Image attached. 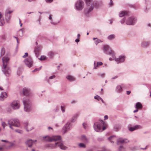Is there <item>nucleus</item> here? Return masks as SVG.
Instances as JSON below:
<instances>
[{"mask_svg":"<svg viewBox=\"0 0 151 151\" xmlns=\"http://www.w3.org/2000/svg\"><path fill=\"white\" fill-rule=\"evenodd\" d=\"M43 140L44 141H58L56 142L55 145H50L49 147H51L52 148H55L57 147H59L60 149L63 150H65L67 147L64 146L61 140V137L59 136H52L50 137L47 136L43 137H42Z\"/></svg>","mask_w":151,"mask_h":151,"instance_id":"nucleus-1","label":"nucleus"},{"mask_svg":"<svg viewBox=\"0 0 151 151\" xmlns=\"http://www.w3.org/2000/svg\"><path fill=\"white\" fill-rule=\"evenodd\" d=\"M9 58L8 57H4L2 58L3 66L2 71L6 76H8L10 73L11 70L9 67L7 66V63Z\"/></svg>","mask_w":151,"mask_h":151,"instance_id":"nucleus-2","label":"nucleus"},{"mask_svg":"<svg viewBox=\"0 0 151 151\" xmlns=\"http://www.w3.org/2000/svg\"><path fill=\"white\" fill-rule=\"evenodd\" d=\"M101 124L97 123L94 124V127L95 130L97 132L102 131L106 129L107 125L103 120H101Z\"/></svg>","mask_w":151,"mask_h":151,"instance_id":"nucleus-3","label":"nucleus"},{"mask_svg":"<svg viewBox=\"0 0 151 151\" xmlns=\"http://www.w3.org/2000/svg\"><path fill=\"white\" fill-rule=\"evenodd\" d=\"M103 50L105 52L111 55L113 58L114 57L115 54L114 52L111 50L109 46L107 45H104L103 46Z\"/></svg>","mask_w":151,"mask_h":151,"instance_id":"nucleus-4","label":"nucleus"},{"mask_svg":"<svg viewBox=\"0 0 151 151\" xmlns=\"http://www.w3.org/2000/svg\"><path fill=\"white\" fill-rule=\"evenodd\" d=\"M9 124L10 125V127L13 129L11 126H13L16 127L20 126V123L19 120L17 119H11L8 122Z\"/></svg>","mask_w":151,"mask_h":151,"instance_id":"nucleus-5","label":"nucleus"},{"mask_svg":"<svg viewBox=\"0 0 151 151\" xmlns=\"http://www.w3.org/2000/svg\"><path fill=\"white\" fill-rule=\"evenodd\" d=\"M84 5V2L82 1L79 0L76 3V7L77 10H80L83 9Z\"/></svg>","mask_w":151,"mask_h":151,"instance_id":"nucleus-6","label":"nucleus"},{"mask_svg":"<svg viewBox=\"0 0 151 151\" xmlns=\"http://www.w3.org/2000/svg\"><path fill=\"white\" fill-rule=\"evenodd\" d=\"M24 105V110L26 111H28L30 110L29 101L28 99L23 100Z\"/></svg>","mask_w":151,"mask_h":151,"instance_id":"nucleus-7","label":"nucleus"},{"mask_svg":"<svg viewBox=\"0 0 151 151\" xmlns=\"http://www.w3.org/2000/svg\"><path fill=\"white\" fill-rule=\"evenodd\" d=\"M11 106L14 109H18L20 106L19 101H14L11 104Z\"/></svg>","mask_w":151,"mask_h":151,"instance_id":"nucleus-8","label":"nucleus"},{"mask_svg":"<svg viewBox=\"0 0 151 151\" xmlns=\"http://www.w3.org/2000/svg\"><path fill=\"white\" fill-rule=\"evenodd\" d=\"M24 62L26 65L28 67H30L32 65V61L31 58L29 57L24 60Z\"/></svg>","mask_w":151,"mask_h":151,"instance_id":"nucleus-9","label":"nucleus"},{"mask_svg":"<svg viewBox=\"0 0 151 151\" xmlns=\"http://www.w3.org/2000/svg\"><path fill=\"white\" fill-rule=\"evenodd\" d=\"M136 20L133 17L130 18L126 21V23L128 25H133L135 23Z\"/></svg>","mask_w":151,"mask_h":151,"instance_id":"nucleus-10","label":"nucleus"},{"mask_svg":"<svg viewBox=\"0 0 151 151\" xmlns=\"http://www.w3.org/2000/svg\"><path fill=\"white\" fill-rule=\"evenodd\" d=\"M129 142L128 140L127 139H123L120 138L117 139V142L118 145L126 143Z\"/></svg>","mask_w":151,"mask_h":151,"instance_id":"nucleus-11","label":"nucleus"},{"mask_svg":"<svg viewBox=\"0 0 151 151\" xmlns=\"http://www.w3.org/2000/svg\"><path fill=\"white\" fill-rule=\"evenodd\" d=\"M24 125L26 130L27 131H31L33 129V127L32 126L29 124L27 122L25 123Z\"/></svg>","mask_w":151,"mask_h":151,"instance_id":"nucleus-12","label":"nucleus"},{"mask_svg":"<svg viewBox=\"0 0 151 151\" xmlns=\"http://www.w3.org/2000/svg\"><path fill=\"white\" fill-rule=\"evenodd\" d=\"M115 60L118 63L123 62L124 61V56H120L119 58H116Z\"/></svg>","mask_w":151,"mask_h":151,"instance_id":"nucleus-13","label":"nucleus"},{"mask_svg":"<svg viewBox=\"0 0 151 151\" xmlns=\"http://www.w3.org/2000/svg\"><path fill=\"white\" fill-rule=\"evenodd\" d=\"M22 93L24 95L27 96L30 94V91L28 88H24L23 89Z\"/></svg>","mask_w":151,"mask_h":151,"instance_id":"nucleus-14","label":"nucleus"},{"mask_svg":"<svg viewBox=\"0 0 151 151\" xmlns=\"http://www.w3.org/2000/svg\"><path fill=\"white\" fill-rule=\"evenodd\" d=\"M141 128V127L139 125H136L132 127H130L129 129L131 131H133L135 130Z\"/></svg>","mask_w":151,"mask_h":151,"instance_id":"nucleus-15","label":"nucleus"},{"mask_svg":"<svg viewBox=\"0 0 151 151\" xmlns=\"http://www.w3.org/2000/svg\"><path fill=\"white\" fill-rule=\"evenodd\" d=\"M36 140H35L34 141H33L32 140H28L26 142V144L29 147H31L34 143V142H36Z\"/></svg>","mask_w":151,"mask_h":151,"instance_id":"nucleus-16","label":"nucleus"},{"mask_svg":"<svg viewBox=\"0 0 151 151\" xmlns=\"http://www.w3.org/2000/svg\"><path fill=\"white\" fill-rule=\"evenodd\" d=\"M7 96V95L6 92H2L1 94V96H0V100H3L4 98H6Z\"/></svg>","mask_w":151,"mask_h":151,"instance_id":"nucleus-17","label":"nucleus"},{"mask_svg":"<svg viewBox=\"0 0 151 151\" xmlns=\"http://www.w3.org/2000/svg\"><path fill=\"white\" fill-rule=\"evenodd\" d=\"M117 139L116 137L114 136H112L108 138V139L111 142L114 143L116 140Z\"/></svg>","mask_w":151,"mask_h":151,"instance_id":"nucleus-18","label":"nucleus"},{"mask_svg":"<svg viewBox=\"0 0 151 151\" xmlns=\"http://www.w3.org/2000/svg\"><path fill=\"white\" fill-rule=\"evenodd\" d=\"M135 107L137 109H141L142 108V105L140 103L137 102L135 105Z\"/></svg>","mask_w":151,"mask_h":151,"instance_id":"nucleus-19","label":"nucleus"},{"mask_svg":"<svg viewBox=\"0 0 151 151\" xmlns=\"http://www.w3.org/2000/svg\"><path fill=\"white\" fill-rule=\"evenodd\" d=\"M66 78L68 80L70 81H73L75 80V78L71 76H67Z\"/></svg>","mask_w":151,"mask_h":151,"instance_id":"nucleus-20","label":"nucleus"},{"mask_svg":"<svg viewBox=\"0 0 151 151\" xmlns=\"http://www.w3.org/2000/svg\"><path fill=\"white\" fill-rule=\"evenodd\" d=\"M93 40H95V43L96 45L99 42H103L101 40L97 38H94Z\"/></svg>","mask_w":151,"mask_h":151,"instance_id":"nucleus-21","label":"nucleus"},{"mask_svg":"<svg viewBox=\"0 0 151 151\" xmlns=\"http://www.w3.org/2000/svg\"><path fill=\"white\" fill-rule=\"evenodd\" d=\"M127 14V12L125 11H122L119 14V16L120 17H123L124 15Z\"/></svg>","mask_w":151,"mask_h":151,"instance_id":"nucleus-22","label":"nucleus"},{"mask_svg":"<svg viewBox=\"0 0 151 151\" xmlns=\"http://www.w3.org/2000/svg\"><path fill=\"white\" fill-rule=\"evenodd\" d=\"M1 141L3 142H6V143L8 144L9 145L10 147H12L13 146V143L9 142L7 141L4 140H1Z\"/></svg>","mask_w":151,"mask_h":151,"instance_id":"nucleus-23","label":"nucleus"},{"mask_svg":"<svg viewBox=\"0 0 151 151\" xmlns=\"http://www.w3.org/2000/svg\"><path fill=\"white\" fill-rule=\"evenodd\" d=\"M94 68L95 69H96L99 65H103V63H102V62H97L96 65H95V63H94Z\"/></svg>","mask_w":151,"mask_h":151,"instance_id":"nucleus-24","label":"nucleus"},{"mask_svg":"<svg viewBox=\"0 0 151 151\" xmlns=\"http://www.w3.org/2000/svg\"><path fill=\"white\" fill-rule=\"evenodd\" d=\"M70 127L69 126V124H66L65 127L63 128V129L65 131V133L69 129Z\"/></svg>","mask_w":151,"mask_h":151,"instance_id":"nucleus-25","label":"nucleus"},{"mask_svg":"<svg viewBox=\"0 0 151 151\" xmlns=\"http://www.w3.org/2000/svg\"><path fill=\"white\" fill-rule=\"evenodd\" d=\"M5 23L4 19L3 17L0 19V26H3Z\"/></svg>","mask_w":151,"mask_h":151,"instance_id":"nucleus-26","label":"nucleus"},{"mask_svg":"<svg viewBox=\"0 0 151 151\" xmlns=\"http://www.w3.org/2000/svg\"><path fill=\"white\" fill-rule=\"evenodd\" d=\"M94 98L95 99H97L98 101L101 100L102 101V102L104 103V101L103 99L98 95H96V96H95L94 97Z\"/></svg>","mask_w":151,"mask_h":151,"instance_id":"nucleus-27","label":"nucleus"},{"mask_svg":"<svg viewBox=\"0 0 151 151\" xmlns=\"http://www.w3.org/2000/svg\"><path fill=\"white\" fill-rule=\"evenodd\" d=\"M115 37V36L114 35H111L108 37V39L109 40H111Z\"/></svg>","mask_w":151,"mask_h":151,"instance_id":"nucleus-28","label":"nucleus"},{"mask_svg":"<svg viewBox=\"0 0 151 151\" xmlns=\"http://www.w3.org/2000/svg\"><path fill=\"white\" fill-rule=\"evenodd\" d=\"M116 90L118 92H120L122 91V88L121 86L120 85L116 87Z\"/></svg>","mask_w":151,"mask_h":151,"instance_id":"nucleus-29","label":"nucleus"},{"mask_svg":"<svg viewBox=\"0 0 151 151\" xmlns=\"http://www.w3.org/2000/svg\"><path fill=\"white\" fill-rule=\"evenodd\" d=\"M86 4L89 6L91 3L92 0H85Z\"/></svg>","mask_w":151,"mask_h":151,"instance_id":"nucleus-30","label":"nucleus"},{"mask_svg":"<svg viewBox=\"0 0 151 151\" xmlns=\"http://www.w3.org/2000/svg\"><path fill=\"white\" fill-rule=\"evenodd\" d=\"M93 9V7L91 6L88 10H87V9H86L85 10V12L86 13H88V12L91 11Z\"/></svg>","mask_w":151,"mask_h":151,"instance_id":"nucleus-31","label":"nucleus"},{"mask_svg":"<svg viewBox=\"0 0 151 151\" xmlns=\"http://www.w3.org/2000/svg\"><path fill=\"white\" fill-rule=\"evenodd\" d=\"M5 53V50L4 48H2L1 49V56L3 55Z\"/></svg>","mask_w":151,"mask_h":151,"instance_id":"nucleus-32","label":"nucleus"},{"mask_svg":"<svg viewBox=\"0 0 151 151\" xmlns=\"http://www.w3.org/2000/svg\"><path fill=\"white\" fill-rule=\"evenodd\" d=\"M79 146L80 147L85 148L86 145L85 144L82 143H81L79 144Z\"/></svg>","mask_w":151,"mask_h":151,"instance_id":"nucleus-33","label":"nucleus"},{"mask_svg":"<svg viewBox=\"0 0 151 151\" xmlns=\"http://www.w3.org/2000/svg\"><path fill=\"white\" fill-rule=\"evenodd\" d=\"M81 139L83 141L85 142L87 141V139L86 137L84 136H82Z\"/></svg>","mask_w":151,"mask_h":151,"instance_id":"nucleus-34","label":"nucleus"},{"mask_svg":"<svg viewBox=\"0 0 151 151\" xmlns=\"http://www.w3.org/2000/svg\"><path fill=\"white\" fill-rule=\"evenodd\" d=\"M119 151H126V150L122 146H120L119 148Z\"/></svg>","mask_w":151,"mask_h":151,"instance_id":"nucleus-35","label":"nucleus"},{"mask_svg":"<svg viewBox=\"0 0 151 151\" xmlns=\"http://www.w3.org/2000/svg\"><path fill=\"white\" fill-rule=\"evenodd\" d=\"M15 131L17 132H18L19 133H22V131L21 130H19V129H16L15 130Z\"/></svg>","mask_w":151,"mask_h":151,"instance_id":"nucleus-36","label":"nucleus"},{"mask_svg":"<svg viewBox=\"0 0 151 151\" xmlns=\"http://www.w3.org/2000/svg\"><path fill=\"white\" fill-rule=\"evenodd\" d=\"M54 53L51 51L50 52L48 53L49 55L51 56H52L54 55Z\"/></svg>","mask_w":151,"mask_h":151,"instance_id":"nucleus-37","label":"nucleus"},{"mask_svg":"<svg viewBox=\"0 0 151 151\" xmlns=\"http://www.w3.org/2000/svg\"><path fill=\"white\" fill-rule=\"evenodd\" d=\"M46 58V57L45 56H41L40 58L41 60H44Z\"/></svg>","mask_w":151,"mask_h":151,"instance_id":"nucleus-38","label":"nucleus"},{"mask_svg":"<svg viewBox=\"0 0 151 151\" xmlns=\"http://www.w3.org/2000/svg\"><path fill=\"white\" fill-rule=\"evenodd\" d=\"M28 55V54L27 53H25L24 55L23 56V58H25Z\"/></svg>","mask_w":151,"mask_h":151,"instance_id":"nucleus-39","label":"nucleus"},{"mask_svg":"<svg viewBox=\"0 0 151 151\" xmlns=\"http://www.w3.org/2000/svg\"><path fill=\"white\" fill-rule=\"evenodd\" d=\"M61 110H62V111L63 112H65V109H64V107H63V106H61Z\"/></svg>","mask_w":151,"mask_h":151,"instance_id":"nucleus-40","label":"nucleus"},{"mask_svg":"<svg viewBox=\"0 0 151 151\" xmlns=\"http://www.w3.org/2000/svg\"><path fill=\"white\" fill-rule=\"evenodd\" d=\"M47 2L50 3L53 0H45Z\"/></svg>","mask_w":151,"mask_h":151,"instance_id":"nucleus-41","label":"nucleus"},{"mask_svg":"<svg viewBox=\"0 0 151 151\" xmlns=\"http://www.w3.org/2000/svg\"><path fill=\"white\" fill-rule=\"evenodd\" d=\"M125 19L124 18L121 21V22L122 23H124V22L125 21Z\"/></svg>","mask_w":151,"mask_h":151,"instance_id":"nucleus-42","label":"nucleus"},{"mask_svg":"<svg viewBox=\"0 0 151 151\" xmlns=\"http://www.w3.org/2000/svg\"><path fill=\"white\" fill-rule=\"evenodd\" d=\"M113 3L112 2V0H111V1H110V6H113Z\"/></svg>","mask_w":151,"mask_h":151,"instance_id":"nucleus-43","label":"nucleus"},{"mask_svg":"<svg viewBox=\"0 0 151 151\" xmlns=\"http://www.w3.org/2000/svg\"><path fill=\"white\" fill-rule=\"evenodd\" d=\"M55 78V75L52 76L50 77V79H53Z\"/></svg>","mask_w":151,"mask_h":151,"instance_id":"nucleus-44","label":"nucleus"},{"mask_svg":"<svg viewBox=\"0 0 151 151\" xmlns=\"http://www.w3.org/2000/svg\"><path fill=\"white\" fill-rule=\"evenodd\" d=\"M2 125L3 127L4 128L5 126L6 125L4 122H3L2 123Z\"/></svg>","mask_w":151,"mask_h":151,"instance_id":"nucleus-45","label":"nucleus"},{"mask_svg":"<svg viewBox=\"0 0 151 151\" xmlns=\"http://www.w3.org/2000/svg\"><path fill=\"white\" fill-rule=\"evenodd\" d=\"M40 68H36L33 71V72H35L36 71H37V70H40Z\"/></svg>","mask_w":151,"mask_h":151,"instance_id":"nucleus-46","label":"nucleus"},{"mask_svg":"<svg viewBox=\"0 0 151 151\" xmlns=\"http://www.w3.org/2000/svg\"><path fill=\"white\" fill-rule=\"evenodd\" d=\"M21 71L19 70V72L17 71V74L19 75H20L21 74Z\"/></svg>","mask_w":151,"mask_h":151,"instance_id":"nucleus-47","label":"nucleus"},{"mask_svg":"<svg viewBox=\"0 0 151 151\" xmlns=\"http://www.w3.org/2000/svg\"><path fill=\"white\" fill-rule=\"evenodd\" d=\"M86 125L85 123H83V126L85 129H86Z\"/></svg>","mask_w":151,"mask_h":151,"instance_id":"nucleus-48","label":"nucleus"},{"mask_svg":"<svg viewBox=\"0 0 151 151\" xmlns=\"http://www.w3.org/2000/svg\"><path fill=\"white\" fill-rule=\"evenodd\" d=\"M130 93H131V91H127V95L129 94Z\"/></svg>","mask_w":151,"mask_h":151,"instance_id":"nucleus-49","label":"nucleus"},{"mask_svg":"<svg viewBox=\"0 0 151 151\" xmlns=\"http://www.w3.org/2000/svg\"><path fill=\"white\" fill-rule=\"evenodd\" d=\"M104 117L105 119H108V116L107 115H105L104 116Z\"/></svg>","mask_w":151,"mask_h":151,"instance_id":"nucleus-50","label":"nucleus"},{"mask_svg":"<svg viewBox=\"0 0 151 151\" xmlns=\"http://www.w3.org/2000/svg\"><path fill=\"white\" fill-rule=\"evenodd\" d=\"M138 109H136L135 110H134V111L133 112L134 113H135V112H137L138 111Z\"/></svg>","mask_w":151,"mask_h":151,"instance_id":"nucleus-51","label":"nucleus"},{"mask_svg":"<svg viewBox=\"0 0 151 151\" xmlns=\"http://www.w3.org/2000/svg\"><path fill=\"white\" fill-rule=\"evenodd\" d=\"M75 41L76 42H78L79 41V40L78 39H76V40Z\"/></svg>","mask_w":151,"mask_h":151,"instance_id":"nucleus-52","label":"nucleus"},{"mask_svg":"<svg viewBox=\"0 0 151 151\" xmlns=\"http://www.w3.org/2000/svg\"><path fill=\"white\" fill-rule=\"evenodd\" d=\"M52 16H51V15H50L49 17V19H50V20H51L52 19Z\"/></svg>","mask_w":151,"mask_h":151,"instance_id":"nucleus-53","label":"nucleus"},{"mask_svg":"<svg viewBox=\"0 0 151 151\" xmlns=\"http://www.w3.org/2000/svg\"><path fill=\"white\" fill-rule=\"evenodd\" d=\"M2 14L1 12H0V19H1V18H2Z\"/></svg>","mask_w":151,"mask_h":151,"instance_id":"nucleus-54","label":"nucleus"},{"mask_svg":"<svg viewBox=\"0 0 151 151\" xmlns=\"http://www.w3.org/2000/svg\"><path fill=\"white\" fill-rule=\"evenodd\" d=\"M80 35L79 34H78V38H80Z\"/></svg>","mask_w":151,"mask_h":151,"instance_id":"nucleus-55","label":"nucleus"},{"mask_svg":"<svg viewBox=\"0 0 151 151\" xmlns=\"http://www.w3.org/2000/svg\"><path fill=\"white\" fill-rule=\"evenodd\" d=\"M14 37L17 40V42L18 43V38L17 37Z\"/></svg>","mask_w":151,"mask_h":151,"instance_id":"nucleus-56","label":"nucleus"},{"mask_svg":"<svg viewBox=\"0 0 151 151\" xmlns=\"http://www.w3.org/2000/svg\"><path fill=\"white\" fill-rule=\"evenodd\" d=\"M28 1L29 2H31L32 1H34L35 0H28Z\"/></svg>","mask_w":151,"mask_h":151,"instance_id":"nucleus-57","label":"nucleus"},{"mask_svg":"<svg viewBox=\"0 0 151 151\" xmlns=\"http://www.w3.org/2000/svg\"><path fill=\"white\" fill-rule=\"evenodd\" d=\"M48 129H52V128L51 127H48Z\"/></svg>","mask_w":151,"mask_h":151,"instance_id":"nucleus-58","label":"nucleus"},{"mask_svg":"<svg viewBox=\"0 0 151 151\" xmlns=\"http://www.w3.org/2000/svg\"><path fill=\"white\" fill-rule=\"evenodd\" d=\"M2 149H3L2 147H0V150H2Z\"/></svg>","mask_w":151,"mask_h":151,"instance_id":"nucleus-59","label":"nucleus"},{"mask_svg":"<svg viewBox=\"0 0 151 151\" xmlns=\"http://www.w3.org/2000/svg\"><path fill=\"white\" fill-rule=\"evenodd\" d=\"M109 60H112V59L111 58H109Z\"/></svg>","mask_w":151,"mask_h":151,"instance_id":"nucleus-60","label":"nucleus"},{"mask_svg":"<svg viewBox=\"0 0 151 151\" xmlns=\"http://www.w3.org/2000/svg\"><path fill=\"white\" fill-rule=\"evenodd\" d=\"M75 101H73L72 102V103H75Z\"/></svg>","mask_w":151,"mask_h":151,"instance_id":"nucleus-61","label":"nucleus"},{"mask_svg":"<svg viewBox=\"0 0 151 151\" xmlns=\"http://www.w3.org/2000/svg\"><path fill=\"white\" fill-rule=\"evenodd\" d=\"M22 23H21L20 24V26L22 27Z\"/></svg>","mask_w":151,"mask_h":151,"instance_id":"nucleus-62","label":"nucleus"},{"mask_svg":"<svg viewBox=\"0 0 151 151\" xmlns=\"http://www.w3.org/2000/svg\"><path fill=\"white\" fill-rule=\"evenodd\" d=\"M32 151H35V150L34 149H32Z\"/></svg>","mask_w":151,"mask_h":151,"instance_id":"nucleus-63","label":"nucleus"},{"mask_svg":"<svg viewBox=\"0 0 151 151\" xmlns=\"http://www.w3.org/2000/svg\"><path fill=\"white\" fill-rule=\"evenodd\" d=\"M0 89H1V90H3V89L1 88H0Z\"/></svg>","mask_w":151,"mask_h":151,"instance_id":"nucleus-64","label":"nucleus"}]
</instances>
